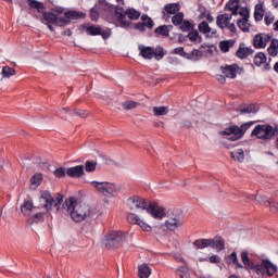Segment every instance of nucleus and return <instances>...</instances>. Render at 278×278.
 Segmentation results:
<instances>
[{
	"label": "nucleus",
	"mask_w": 278,
	"mask_h": 278,
	"mask_svg": "<svg viewBox=\"0 0 278 278\" xmlns=\"http://www.w3.org/2000/svg\"><path fill=\"white\" fill-rule=\"evenodd\" d=\"M252 199H255V201H257L261 205L269 207L270 212L274 214H278V203L270 201L266 195H252Z\"/></svg>",
	"instance_id": "nucleus-12"
},
{
	"label": "nucleus",
	"mask_w": 278,
	"mask_h": 278,
	"mask_svg": "<svg viewBox=\"0 0 278 278\" xmlns=\"http://www.w3.org/2000/svg\"><path fill=\"white\" fill-rule=\"evenodd\" d=\"M210 247L211 249H214L217 253H220V251H225V239L217 235L210 240Z\"/></svg>",
	"instance_id": "nucleus-15"
},
{
	"label": "nucleus",
	"mask_w": 278,
	"mask_h": 278,
	"mask_svg": "<svg viewBox=\"0 0 278 278\" xmlns=\"http://www.w3.org/2000/svg\"><path fill=\"white\" fill-rule=\"evenodd\" d=\"M194 249L199 251H208L210 249V239H197L193 241Z\"/></svg>",
	"instance_id": "nucleus-23"
},
{
	"label": "nucleus",
	"mask_w": 278,
	"mask_h": 278,
	"mask_svg": "<svg viewBox=\"0 0 278 278\" xmlns=\"http://www.w3.org/2000/svg\"><path fill=\"white\" fill-rule=\"evenodd\" d=\"M81 28L84 29V31L87 33L88 36H99V34H101V26H97V25L88 26L84 24Z\"/></svg>",
	"instance_id": "nucleus-25"
},
{
	"label": "nucleus",
	"mask_w": 278,
	"mask_h": 278,
	"mask_svg": "<svg viewBox=\"0 0 278 278\" xmlns=\"http://www.w3.org/2000/svg\"><path fill=\"white\" fill-rule=\"evenodd\" d=\"M189 40L191 42H201V37H199V30H193L188 34Z\"/></svg>",
	"instance_id": "nucleus-49"
},
{
	"label": "nucleus",
	"mask_w": 278,
	"mask_h": 278,
	"mask_svg": "<svg viewBox=\"0 0 278 278\" xmlns=\"http://www.w3.org/2000/svg\"><path fill=\"white\" fill-rule=\"evenodd\" d=\"M254 18L260 22L264 18V7L262 4H256L254 10Z\"/></svg>",
	"instance_id": "nucleus-38"
},
{
	"label": "nucleus",
	"mask_w": 278,
	"mask_h": 278,
	"mask_svg": "<svg viewBox=\"0 0 278 278\" xmlns=\"http://www.w3.org/2000/svg\"><path fill=\"white\" fill-rule=\"evenodd\" d=\"M236 45V40L230 39V40H224L219 42V49L222 53H229V50L233 48Z\"/></svg>",
	"instance_id": "nucleus-28"
},
{
	"label": "nucleus",
	"mask_w": 278,
	"mask_h": 278,
	"mask_svg": "<svg viewBox=\"0 0 278 278\" xmlns=\"http://www.w3.org/2000/svg\"><path fill=\"white\" fill-rule=\"evenodd\" d=\"M275 128L269 124L256 125L251 136H255L258 140H270L275 138Z\"/></svg>",
	"instance_id": "nucleus-9"
},
{
	"label": "nucleus",
	"mask_w": 278,
	"mask_h": 278,
	"mask_svg": "<svg viewBox=\"0 0 278 278\" xmlns=\"http://www.w3.org/2000/svg\"><path fill=\"white\" fill-rule=\"evenodd\" d=\"M210 263L211 264H220V256H218V255H212L211 257H210Z\"/></svg>",
	"instance_id": "nucleus-60"
},
{
	"label": "nucleus",
	"mask_w": 278,
	"mask_h": 278,
	"mask_svg": "<svg viewBox=\"0 0 278 278\" xmlns=\"http://www.w3.org/2000/svg\"><path fill=\"white\" fill-rule=\"evenodd\" d=\"M225 10L231 12L232 16H238V10H240V0H229L225 7Z\"/></svg>",
	"instance_id": "nucleus-21"
},
{
	"label": "nucleus",
	"mask_w": 278,
	"mask_h": 278,
	"mask_svg": "<svg viewBox=\"0 0 278 278\" xmlns=\"http://www.w3.org/2000/svg\"><path fill=\"white\" fill-rule=\"evenodd\" d=\"M99 36H102L103 40H108V38H110V36H112V29L106 28L105 30H103V28H100Z\"/></svg>",
	"instance_id": "nucleus-52"
},
{
	"label": "nucleus",
	"mask_w": 278,
	"mask_h": 278,
	"mask_svg": "<svg viewBox=\"0 0 278 278\" xmlns=\"http://www.w3.org/2000/svg\"><path fill=\"white\" fill-rule=\"evenodd\" d=\"M249 55H253V49L244 47V43H240L239 49L236 52V56L239 58V60H247Z\"/></svg>",
	"instance_id": "nucleus-18"
},
{
	"label": "nucleus",
	"mask_w": 278,
	"mask_h": 278,
	"mask_svg": "<svg viewBox=\"0 0 278 278\" xmlns=\"http://www.w3.org/2000/svg\"><path fill=\"white\" fill-rule=\"evenodd\" d=\"M210 262V250L199 251L198 252V266H203V264H207Z\"/></svg>",
	"instance_id": "nucleus-27"
},
{
	"label": "nucleus",
	"mask_w": 278,
	"mask_h": 278,
	"mask_svg": "<svg viewBox=\"0 0 278 278\" xmlns=\"http://www.w3.org/2000/svg\"><path fill=\"white\" fill-rule=\"evenodd\" d=\"M173 25H181L184 23V14L181 12H178L172 17Z\"/></svg>",
	"instance_id": "nucleus-48"
},
{
	"label": "nucleus",
	"mask_w": 278,
	"mask_h": 278,
	"mask_svg": "<svg viewBox=\"0 0 278 278\" xmlns=\"http://www.w3.org/2000/svg\"><path fill=\"white\" fill-rule=\"evenodd\" d=\"M66 21H79V18H86V13L78 11H67L63 16Z\"/></svg>",
	"instance_id": "nucleus-22"
},
{
	"label": "nucleus",
	"mask_w": 278,
	"mask_h": 278,
	"mask_svg": "<svg viewBox=\"0 0 278 278\" xmlns=\"http://www.w3.org/2000/svg\"><path fill=\"white\" fill-rule=\"evenodd\" d=\"M264 21L267 26L273 25V23H275V15H273V13H266Z\"/></svg>",
	"instance_id": "nucleus-53"
},
{
	"label": "nucleus",
	"mask_w": 278,
	"mask_h": 278,
	"mask_svg": "<svg viewBox=\"0 0 278 278\" xmlns=\"http://www.w3.org/2000/svg\"><path fill=\"white\" fill-rule=\"evenodd\" d=\"M231 157L236 162H239V163L244 162V150L238 149V150L231 152Z\"/></svg>",
	"instance_id": "nucleus-36"
},
{
	"label": "nucleus",
	"mask_w": 278,
	"mask_h": 278,
	"mask_svg": "<svg viewBox=\"0 0 278 278\" xmlns=\"http://www.w3.org/2000/svg\"><path fill=\"white\" fill-rule=\"evenodd\" d=\"M85 170L87 173H94V170H97V162L93 161H87L85 163Z\"/></svg>",
	"instance_id": "nucleus-47"
},
{
	"label": "nucleus",
	"mask_w": 278,
	"mask_h": 278,
	"mask_svg": "<svg viewBox=\"0 0 278 278\" xmlns=\"http://www.w3.org/2000/svg\"><path fill=\"white\" fill-rule=\"evenodd\" d=\"M220 70L225 77L229 79H236L238 73H240V66L238 64L222 66Z\"/></svg>",
	"instance_id": "nucleus-14"
},
{
	"label": "nucleus",
	"mask_w": 278,
	"mask_h": 278,
	"mask_svg": "<svg viewBox=\"0 0 278 278\" xmlns=\"http://www.w3.org/2000/svg\"><path fill=\"white\" fill-rule=\"evenodd\" d=\"M165 217L166 208L155 202H150L146 214L128 213L127 220L130 225H138L142 231H153V227H157V220Z\"/></svg>",
	"instance_id": "nucleus-1"
},
{
	"label": "nucleus",
	"mask_w": 278,
	"mask_h": 278,
	"mask_svg": "<svg viewBox=\"0 0 278 278\" xmlns=\"http://www.w3.org/2000/svg\"><path fill=\"white\" fill-rule=\"evenodd\" d=\"M40 184H42V174H40V173L35 174L30 178V186H35V188H38V186H40Z\"/></svg>",
	"instance_id": "nucleus-41"
},
{
	"label": "nucleus",
	"mask_w": 278,
	"mask_h": 278,
	"mask_svg": "<svg viewBox=\"0 0 278 278\" xmlns=\"http://www.w3.org/2000/svg\"><path fill=\"white\" fill-rule=\"evenodd\" d=\"M139 55L143 58V60H153V48L147 46H139Z\"/></svg>",
	"instance_id": "nucleus-24"
},
{
	"label": "nucleus",
	"mask_w": 278,
	"mask_h": 278,
	"mask_svg": "<svg viewBox=\"0 0 278 278\" xmlns=\"http://www.w3.org/2000/svg\"><path fill=\"white\" fill-rule=\"evenodd\" d=\"M138 276L139 278H149L151 277V267L147 264L138 266Z\"/></svg>",
	"instance_id": "nucleus-29"
},
{
	"label": "nucleus",
	"mask_w": 278,
	"mask_h": 278,
	"mask_svg": "<svg viewBox=\"0 0 278 278\" xmlns=\"http://www.w3.org/2000/svg\"><path fill=\"white\" fill-rule=\"evenodd\" d=\"M184 225V211L181 208H172L167 214L165 227L168 231H175Z\"/></svg>",
	"instance_id": "nucleus-7"
},
{
	"label": "nucleus",
	"mask_w": 278,
	"mask_h": 278,
	"mask_svg": "<svg viewBox=\"0 0 278 278\" xmlns=\"http://www.w3.org/2000/svg\"><path fill=\"white\" fill-rule=\"evenodd\" d=\"M179 3H169L165 5L164 10L166 14H177V12L180 10Z\"/></svg>",
	"instance_id": "nucleus-35"
},
{
	"label": "nucleus",
	"mask_w": 278,
	"mask_h": 278,
	"mask_svg": "<svg viewBox=\"0 0 278 278\" xmlns=\"http://www.w3.org/2000/svg\"><path fill=\"white\" fill-rule=\"evenodd\" d=\"M43 25H56L58 27H64V25H68L70 21L64 16H60L55 13H43V18L41 20Z\"/></svg>",
	"instance_id": "nucleus-11"
},
{
	"label": "nucleus",
	"mask_w": 278,
	"mask_h": 278,
	"mask_svg": "<svg viewBox=\"0 0 278 278\" xmlns=\"http://www.w3.org/2000/svg\"><path fill=\"white\" fill-rule=\"evenodd\" d=\"M42 220H45V215L42 213H36L28 218V225H30L33 229H36V227H34L36 223H42Z\"/></svg>",
	"instance_id": "nucleus-32"
},
{
	"label": "nucleus",
	"mask_w": 278,
	"mask_h": 278,
	"mask_svg": "<svg viewBox=\"0 0 278 278\" xmlns=\"http://www.w3.org/2000/svg\"><path fill=\"white\" fill-rule=\"evenodd\" d=\"M269 47L274 48V49H278V39H273L270 41Z\"/></svg>",
	"instance_id": "nucleus-64"
},
{
	"label": "nucleus",
	"mask_w": 278,
	"mask_h": 278,
	"mask_svg": "<svg viewBox=\"0 0 278 278\" xmlns=\"http://www.w3.org/2000/svg\"><path fill=\"white\" fill-rule=\"evenodd\" d=\"M266 54L264 52H257L254 56V64L256 66H262V64H266Z\"/></svg>",
	"instance_id": "nucleus-34"
},
{
	"label": "nucleus",
	"mask_w": 278,
	"mask_h": 278,
	"mask_svg": "<svg viewBox=\"0 0 278 278\" xmlns=\"http://www.w3.org/2000/svg\"><path fill=\"white\" fill-rule=\"evenodd\" d=\"M138 105H139L138 102L131 101V100L125 101V102L123 103V108H124V110H126V111L136 110V108H138Z\"/></svg>",
	"instance_id": "nucleus-45"
},
{
	"label": "nucleus",
	"mask_w": 278,
	"mask_h": 278,
	"mask_svg": "<svg viewBox=\"0 0 278 278\" xmlns=\"http://www.w3.org/2000/svg\"><path fill=\"white\" fill-rule=\"evenodd\" d=\"M67 177H72L73 179H79V177H84V165H77L74 167L66 168Z\"/></svg>",
	"instance_id": "nucleus-16"
},
{
	"label": "nucleus",
	"mask_w": 278,
	"mask_h": 278,
	"mask_svg": "<svg viewBox=\"0 0 278 278\" xmlns=\"http://www.w3.org/2000/svg\"><path fill=\"white\" fill-rule=\"evenodd\" d=\"M240 16H243V18H249V9L247 8H241L238 12Z\"/></svg>",
	"instance_id": "nucleus-59"
},
{
	"label": "nucleus",
	"mask_w": 278,
	"mask_h": 278,
	"mask_svg": "<svg viewBox=\"0 0 278 278\" xmlns=\"http://www.w3.org/2000/svg\"><path fill=\"white\" fill-rule=\"evenodd\" d=\"M271 39L273 37L270 35L257 34L253 40L254 48L266 49V46L268 45V42H270Z\"/></svg>",
	"instance_id": "nucleus-13"
},
{
	"label": "nucleus",
	"mask_w": 278,
	"mask_h": 278,
	"mask_svg": "<svg viewBox=\"0 0 278 278\" xmlns=\"http://www.w3.org/2000/svg\"><path fill=\"white\" fill-rule=\"evenodd\" d=\"M103 244L106 249H121L127 244V236L122 231H111L105 235Z\"/></svg>",
	"instance_id": "nucleus-6"
},
{
	"label": "nucleus",
	"mask_w": 278,
	"mask_h": 278,
	"mask_svg": "<svg viewBox=\"0 0 278 278\" xmlns=\"http://www.w3.org/2000/svg\"><path fill=\"white\" fill-rule=\"evenodd\" d=\"M181 127H184L185 129H192V119H182Z\"/></svg>",
	"instance_id": "nucleus-54"
},
{
	"label": "nucleus",
	"mask_w": 278,
	"mask_h": 278,
	"mask_svg": "<svg viewBox=\"0 0 278 278\" xmlns=\"http://www.w3.org/2000/svg\"><path fill=\"white\" fill-rule=\"evenodd\" d=\"M229 21H231V14L229 13L217 16V25L220 27V29H225V27L230 24Z\"/></svg>",
	"instance_id": "nucleus-26"
},
{
	"label": "nucleus",
	"mask_w": 278,
	"mask_h": 278,
	"mask_svg": "<svg viewBox=\"0 0 278 278\" xmlns=\"http://www.w3.org/2000/svg\"><path fill=\"white\" fill-rule=\"evenodd\" d=\"M76 116H79L80 118H88V112L85 110H78L74 112Z\"/></svg>",
	"instance_id": "nucleus-58"
},
{
	"label": "nucleus",
	"mask_w": 278,
	"mask_h": 278,
	"mask_svg": "<svg viewBox=\"0 0 278 278\" xmlns=\"http://www.w3.org/2000/svg\"><path fill=\"white\" fill-rule=\"evenodd\" d=\"M226 27H228L229 31H231V34H236V31H238V29L236 28V24L230 23L228 24Z\"/></svg>",
	"instance_id": "nucleus-62"
},
{
	"label": "nucleus",
	"mask_w": 278,
	"mask_h": 278,
	"mask_svg": "<svg viewBox=\"0 0 278 278\" xmlns=\"http://www.w3.org/2000/svg\"><path fill=\"white\" fill-rule=\"evenodd\" d=\"M29 8H34L35 10H38V12H42L45 10V4L42 2H39L38 0H27Z\"/></svg>",
	"instance_id": "nucleus-40"
},
{
	"label": "nucleus",
	"mask_w": 278,
	"mask_h": 278,
	"mask_svg": "<svg viewBox=\"0 0 278 278\" xmlns=\"http://www.w3.org/2000/svg\"><path fill=\"white\" fill-rule=\"evenodd\" d=\"M199 31H201V34H207L210 31V24L207 22L200 23Z\"/></svg>",
	"instance_id": "nucleus-51"
},
{
	"label": "nucleus",
	"mask_w": 278,
	"mask_h": 278,
	"mask_svg": "<svg viewBox=\"0 0 278 278\" xmlns=\"http://www.w3.org/2000/svg\"><path fill=\"white\" fill-rule=\"evenodd\" d=\"M226 264L228 266H231L233 264V266H236L237 268H244V266L242 265V263H240V260H238V253L232 252L231 254H228L226 257Z\"/></svg>",
	"instance_id": "nucleus-19"
},
{
	"label": "nucleus",
	"mask_w": 278,
	"mask_h": 278,
	"mask_svg": "<svg viewBox=\"0 0 278 278\" xmlns=\"http://www.w3.org/2000/svg\"><path fill=\"white\" fill-rule=\"evenodd\" d=\"M150 202L144 198H140L138 195L130 197L127 200V205L130 210V214H136V216L140 214H147V210L149 207Z\"/></svg>",
	"instance_id": "nucleus-8"
},
{
	"label": "nucleus",
	"mask_w": 278,
	"mask_h": 278,
	"mask_svg": "<svg viewBox=\"0 0 278 278\" xmlns=\"http://www.w3.org/2000/svg\"><path fill=\"white\" fill-rule=\"evenodd\" d=\"M155 34H159V36H164L165 38H167V36H169L168 26L166 25L159 26L155 29Z\"/></svg>",
	"instance_id": "nucleus-44"
},
{
	"label": "nucleus",
	"mask_w": 278,
	"mask_h": 278,
	"mask_svg": "<svg viewBox=\"0 0 278 278\" xmlns=\"http://www.w3.org/2000/svg\"><path fill=\"white\" fill-rule=\"evenodd\" d=\"M152 112L154 116H166L170 112L168 106H153Z\"/></svg>",
	"instance_id": "nucleus-33"
},
{
	"label": "nucleus",
	"mask_w": 278,
	"mask_h": 278,
	"mask_svg": "<svg viewBox=\"0 0 278 278\" xmlns=\"http://www.w3.org/2000/svg\"><path fill=\"white\" fill-rule=\"evenodd\" d=\"M191 27H192V24H190V22H184L180 25L181 31H190Z\"/></svg>",
	"instance_id": "nucleus-56"
},
{
	"label": "nucleus",
	"mask_w": 278,
	"mask_h": 278,
	"mask_svg": "<svg viewBox=\"0 0 278 278\" xmlns=\"http://www.w3.org/2000/svg\"><path fill=\"white\" fill-rule=\"evenodd\" d=\"M237 25L239 29H242V31H249L251 29V24L249 23V18L242 17L237 22Z\"/></svg>",
	"instance_id": "nucleus-37"
},
{
	"label": "nucleus",
	"mask_w": 278,
	"mask_h": 278,
	"mask_svg": "<svg viewBox=\"0 0 278 278\" xmlns=\"http://www.w3.org/2000/svg\"><path fill=\"white\" fill-rule=\"evenodd\" d=\"M63 210H65L74 223H84L87 218L94 216L92 206L84 202H78L75 198L66 199L63 203Z\"/></svg>",
	"instance_id": "nucleus-2"
},
{
	"label": "nucleus",
	"mask_w": 278,
	"mask_h": 278,
	"mask_svg": "<svg viewBox=\"0 0 278 278\" xmlns=\"http://www.w3.org/2000/svg\"><path fill=\"white\" fill-rule=\"evenodd\" d=\"M252 125H255V122H247L240 127L238 125H230L220 132V136H227V140L236 142V140H240L247 134V130Z\"/></svg>",
	"instance_id": "nucleus-5"
},
{
	"label": "nucleus",
	"mask_w": 278,
	"mask_h": 278,
	"mask_svg": "<svg viewBox=\"0 0 278 278\" xmlns=\"http://www.w3.org/2000/svg\"><path fill=\"white\" fill-rule=\"evenodd\" d=\"M174 53H176V55H182V58H185L186 55V52L184 51L182 47L174 49Z\"/></svg>",
	"instance_id": "nucleus-61"
},
{
	"label": "nucleus",
	"mask_w": 278,
	"mask_h": 278,
	"mask_svg": "<svg viewBox=\"0 0 278 278\" xmlns=\"http://www.w3.org/2000/svg\"><path fill=\"white\" fill-rule=\"evenodd\" d=\"M125 14L130 21H138L140 18V11H136L135 9H127Z\"/></svg>",
	"instance_id": "nucleus-39"
},
{
	"label": "nucleus",
	"mask_w": 278,
	"mask_h": 278,
	"mask_svg": "<svg viewBox=\"0 0 278 278\" xmlns=\"http://www.w3.org/2000/svg\"><path fill=\"white\" fill-rule=\"evenodd\" d=\"M267 53H268L271 58H277L278 49H277V48H273L271 46H269V47L267 48Z\"/></svg>",
	"instance_id": "nucleus-55"
},
{
	"label": "nucleus",
	"mask_w": 278,
	"mask_h": 278,
	"mask_svg": "<svg viewBox=\"0 0 278 278\" xmlns=\"http://www.w3.org/2000/svg\"><path fill=\"white\" fill-rule=\"evenodd\" d=\"M177 275L180 278H190V269L186 266H181L177 269Z\"/></svg>",
	"instance_id": "nucleus-42"
},
{
	"label": "nucleus",
	"mask_w": 278,
	"mask_h": 278,
	"mask_svg": "<svg viewBox=\"0 0 278 278\" xmlns=\"http://www.w3.org/2000/svg\"><path fill=\"white\" fill-rule=\"evenodd\" d=\"M54 177H59L60 179L66 177V168L59 167L54 170Z\"/></svg>",
	"instance_id": "nucleus-50"
},
{
	"label": "nucleus",
	"mask_w": 278,
	"mask_h": 278,
	"mask_svg": "<svg viewBox=\"0 0 278 278\" xmlns=\"http://www.w3.org/2000/svg\"><path fill=\"white\" fill-rule=\"evenodd\" d=\"M135 28L138 29L139 31H144L146 30L144 24L140 23V22L135 25Z\"/></svg>",
	"instance_id": "nucleus-63"
},
{
	"label": "nucleus",
	"mask_w": 278,
	"mask_h": 278,
	"mask_svg": "<svg viewBox=\"0 0 278 278\" xmlns=\"http://www.w3.org/2000/svg\"><path fill=\"white\" fill-rule=\"evenodd\" d=\"M241 261L245 270H255L257 277L263 278L265 275L273 277L277 273V265L273 264L269 260H263L261 264H254L249 257V252H241Z\"/></svg>",
	"instance_id": "nucleus-3"
},
{
	"label": "nucleus",
	"mask_w": 278,
	"mask_h": 278,
	"mask_svg": "<svg viewBox=\"0 0 278 278\" xmlns=\"http://www.w3.org/2000/svg\"><path fill=\"white\" fill-rule=\"evenodd\" d=\"M164 55H165V52L163 47L157 46L155 50H153V58H155V60H162Z\"/></svg>",
	"instance_id": "nucleus-46"
},
{
	"label": "nucleus",
	"mask_w": 278,
	"mask_h": 278,
	"mask_svg": "<svg viewBox=\"0 0 278 278\" xmlns=\"http://www.w3.org/2000/svg\"><path fill=\"white\" fill-rule=\"evenodd\" d=\"M241 114H257L260 112V105L257 104H243L239 106Z\"/></svg>",
	"instance_id": "nucleus-20"
},
{
	"label": "nucleus",
	"mask_w": 278,
	"mask_h": 278,
	"mask_svg": "<svg viewBox=\"0 0 278 278\" xmlns=\"http://www.w3.org/2000/svg\"><path fill=\"white\" fill-rule=\"evenodd\" d=\"M34 210V202L25 201L21 206V212L24 216H31V212Z\"/></svg>",
	"instance_id": "nucleus-30"
},
{
	"label": "nucleus",
	"mask_w": 278,
	"mask_h": 278,
	"mask_svg": "<svg viewBox=\"0 0 278 278\" xmlns=\"http://www.w3.org/2000/svg\"><path fill=\"white\" fill-rule=\"evenodd\" d=\"M141 21L143 23V26H146L148 29H153L155 23H153V20H151V17H149L148 15H142Z\"/></svg>",
	"instance_id": "nucleus-43"
},
{
	"label": "nucleus",
	"mask_w": 278,
	"mask_h": 278,
	"mask_svg": "<svg viewBox=\"0 0 278 278\" xmlns=\"http://www.w3.org/2000/svg\"><path fill=\"white\" fill-rule=\"evenodd\" d=\"M14 75H16V70H14V67L8 65L2 67L1 76L3 79H10V77H14Z\"/></svg>",
	"instance_id": "nucleus-31"
},
{
	"label": "nucleus",
	"mask_w": 278,
	"mask_h": 278,
	"mask_svg": "<svg viewBox=\"0 0 278 278\" xmlns=\"http://www.w3.org/2000/svg\"><path fill=\"white\" fill-rule=\"evenodd\" d=\"M62 201H64L62 194L59 193L55 197H52L49 191H42L39 198L41 207L46 210L48 214H51V212L58 214V212H60Z\"/></svg>",
	"instance_id": "nucleus-4"
},
{
	"label": "nucleus",
	"mask_w": 278,
	"mask_h": 278,
	"mask_svg": "<svg viewBox=\"0 0 278 278\" xmlns=\"http://www.w3.org/2000/svg\"><path fill=\"white\" fill-rule=\"evenodd\" d=\"M125 12H123V7H116L115 8V17L117 18L119 25H117V27H124L125 29H127V27H129V21L125 20Z\"/></svg>",
	"instance_id": "nucleus-17"
},
{
	"label": "nucleus",
	"mask_w": 278,
	"mask_h": 278,
	"mask_svg": "<svg viewBox=\"0 0 278 278\" xmlns=\"http://www.w3.org/2000/svg\"><path fill=\"white\" fill-rule=\"evenodd\" d=\"M90 18L91 21H99V12L94 8L90 10Z\"/></svg>",
	"instance_id": "nucleus-57"
},
{
	"label": "nucleus",
	"mask_w": 278,
	"mask_h": 278,
	"mask_svg": "<svg viewBox=\"0 0 278 278\" xmlns=\"http://www.w3.org/2000/svg\"><path fill=\"white\" fill-rule=\"evenodd\" d=\"M91 186L96 188L97 192L106 197L108 199H112L114 193L116 192V185L108 181H91Z\"/></svg>",
	"instance_id": "nucleus-10"
}]
</instances>
